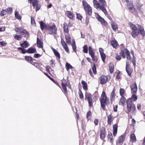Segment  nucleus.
<instances>
[{
	"label": "nucleus",
	"mask_w": 145,
	"mask_h": 145,
	"mask_svg": "<svg viewBox=\"0 0 145 145\" xmlns=\"http://www.w3.org/2000/svg\"><path fill=\"white\" fill-rule=\"evenodd\" d=\"M99 3L96 0H93V3L95 8L97 9H100L105 15L107 14L105 7L106 5V3L105 0H98Z\"/></svg>",
	"instance_id": "obj_1"
},
{
	"label": "nucleus",
	"mask_w": 145,
	"mask_h": 145,
	"mask_svg": "<svg viewBox=\"0 0 145 145\" xmlns=\"http://www.w3.org/2000/svg\"><path fill=\"white\" fill-rule=\"evenodd\" d=\"M127 110L128 112L131 111V109L133 111L136 110V108L135 105L132 103V101L131 99H129L127 101Z\"/></svg>",
	"instance_id": "obj_2"
},
{
	"label": "nucleus",
	"mask_w": 145,
	"mask_h": 145,
	"mask_svg": "<svg viewBox=\"0 0 145 145\" xmlns=\"http://www.w3.org/2000/svg\"><path fill=\"white\" fill-rule=\"evenodd\" d=\"M106 101L107 98L105 93L104 91H103L100 99V102L101 107L103 110H105V106L106 104Z\"/></svg>",
	"instance_id": "obj_3"
},
{
	"label": "nucleus",
	"mask_w": 145,
	"mask_h": 145,
	"mask_svg": "<svg viewBox=\"0 0 145 145\" xmlns=\"http://www.w3.org/2000/svg\"><path fill=\"white\" fill-rule=\"evenodd\" d=\"M83 5L86 13L89 15H91L92 14V8L85 1H82Z\"/></svg>",
	"instance_id": "obj_4"
},
{
	"label": "nucleus",
	"mask_w": 145,
	"mask_h": 145,
	"mask_svg": "<svg viewBox=\"0 0 145 145\" xmlns=\"http://www.w3.org/2000/svg\"><path fill=\"white\" fill-rule=\"evenodd\" d=\"M127 3V7L131 12H133L135 11L134 5L131 0H126Z\"/></svg>",
	"instance_id": "obj_5"
},
{
	"label": "nucleus",
	"mask_w": 145,
	"mask_h": 145,
	"mask_svg": "<svg viewBox=\"0 0 145 145\" xmlns=\"http://www.w3.org/2000/svg\"><path fill=\"white\" fill-rule=\"evenodd\" d=\"M110 78L109 76H102L100 78V84H104L110 80Z\"/></svg>",
	"instance_id": "obj_6"
},
{
	"label": "nucleus",
	"mask_w": 145,
	"mask_h": 145,
	"mask_svg": "<svg viewBox=\"0 0 145 145\" xmlns=\"http://www.w3.org/2000/svg\"><path fill=\"white\" fill-rule=\"evenodd\" d=\"M125 136V134L124 133L119 137L116 141L117 144H122L124 141Z\"/></svg>",
	"instance_id": "obj_7"
},
{
	"label": "nucleus",
	"mask_w": 145,
	"mask_h": 145,
	"mask_svg": "<svg viewBox=\"0 0 145 145\" xmlns=\"http://www.w3.org/2000/svg\"><path fill=\"white\" fill-rule=\"evenodd\" d=\"M131 92L133 93H136L137 89V85L136 83L135 82L134 84L131 86Z\"/></svg>",
	"instance_id": "obj_8"
},
{
	"label": "nucleus",
	"mask_w": 145,
	"mask_h": 145,
	"mask_svg": "<svg viewBox=\"0 0 145 145\" xmlns=\"http://www.w3.org/2000/svg\"><path fill=\"white\" fill-rule=\"evenodd\" d=\"M46 29H50L54 33L56 34V31L57 29L55 25H53L52 26H48L46 28Z\"/></svg>",
	"instance_id": "obj_9"
},
{
	"label": "nucleus",
	"mask_w": 145,
	"mask_h": 145,
	"mask_svg": "<svg viewBox=\"0 0 145 145\" xmlns=\"http://www.w3.org/2000/svg\"><path fill=\"white\" fill-rule=\"evenodd\" d=\"M61 44L65 49V50L67 52L69 51L67 46L65 42L64 41L63 39L61 38Z\"/></svg>",
	"instance_id": "obj_10"
},
{
	"label": "nucleus",
	"mask_w": 145,
	"mask_h": 145,
	"mask_svg": "<svg viewBox=\"0 0 145 145\" xmlns=\"http://www.w3.org/2000/svg\"><path fill=\"white\" fill-rule=\"evenodd\" d=\"M114 118L111 114H109L107 116V122L108 124L110 125L111 124L112 122L114 120Z\"/></svg>",
	"instance_id": "obj_11"
},
{
	"label": "nucleus",
	"mask_w": 145,
	"mask_h": 145,
	"mask_svg": "<svg viewBox=\"0 0 145 145\" xmlns=\"http://www.w3.org/2000/svg\"><path fill=\"white\" fill-rule=\"evenodd\" d=\"M139 34V31L137 29L133 31V32L131 33L132 35L134 38H135L136 36L138 35Z\"/></svg>",
	"instance_id": "obj_12"
},
{
	"label": "nucleus",
	"mask_w": 145,
	"mask_h": 145,
	"mask_svg": "<svg viewBox=\"0 0 145 145\" xmlns=\"http://www.w3.org/2000/svg\"><path fill=\"white\" fill-rule=\"evenodd\" d=\"M37 46L40 48H42L43 47V43L38 38H37Z\"/></svg>",
	"instance_id": "obj_13"
},
{
	"label": "nucleus",
	"mask_w": 145,
	"mask_h": 145,
	"mask_svg": "<svg viewBox=\"0 0 145 145\" xmlns=\"http://www.w3.org/2000/svg\"><path fill=\"white\" fill-rule=\"evenodd\" d=\"M128 61L126 62V70L128 75L130 76L131 74V71L129 70V64Z\"/></svg>",
	"instance_id": "obj_14"
},
{
	"label": "nucleus",
	"mask_w": 145,
	"mask_h": 145,
	"mask_svg": "<svg viewBox=\"0 0 145 145\" xmlns=\"http://www.w3.org/2000/svg\"><path fill=\"white\" fill-rule=\"evenodd\" d=\"M66 14L67 16L70 19H72L73 18L74 15L72 12L70 11H66Z\"/></svg>",
	"instance_id": "obj_15"
},
{
	"label": "nucleus",
	"mask_w": 145,
	"mask_h": 145,
	"mask_svg": "<svg viewBox=\"0 0 145 145\" xmlns=\"http://www.w3.org/2000/svg\"><path fill=\"white\" fill-rule=\"evenodd\" d=\"M117 125L116 124L114 125L113 126V135L114 137L117 134Z\"/></svg>",
	"instance_id": "obj_16"
},
{
	"label": "nucleus",
	"mask_w": 145,
	"mask_h": 145,
	"mask_svg": "<svg viewBox=\"0 0 145 145\" xmlns=\"http://www.w3.org/2000/svg\"><path fill=\"white\" fill-rule=\"evenodd\" d=\"M98 20L102 24L106 25L107 24V22L102 17L99 16L98 18Z\"/></svg>",
	"instance_id": "obj_17"
},
{
	"label": "nucleus",
	"mask_w": 145,
	"mask_h": 145,
	"mask_svg": "<svg viewBox=\"0 0 145 145\" xmlns=\"http://www.w3.org/2000/svg\"><path fill=\"white\" fill-rule=\"evenodd\" d=\"M125 100L126 99L124 97H121L119 101L120 105L123 106L124 104Z\"/></svg>",
	"instance_id": "obj_18"
},
{
	"label": "nucleus",
	"mask_w": 145,
	"mask_h": 145,
	"mask_svg": "<svg viewBox=\"0 0 145 145\" xmlns=\"http://www.w3.org/2000/svg\"><path fill=\"white\" fill-rule=\"evenodd\" d=\"M36 52V49L33 48H30L27 50V52L29 53H33Z\"/></svg>",
	"instance_id": "obj_19"
},
{
	"label": "nucleus",
	"mask_w": 145,
	"mask_h": 145,
	"mask_svg": "<svg viewBox=\"0 0 145 145\" xmlns=\"http://www.w3.org/2000/svg\"><path fill=\"white\" fill-rule=\"evenodd\" d=\"M65 38L67 43L68 44H71V42L70 36L69 35H66L65 36Z\"/></svg>",
	"instance_id": "obj_20"
},
{
	"label": "nucleus",
	"mask_w": 145,
	"mask_h": 145,
	"mask_svg": "<svg viewBox=\"0 0 145 145\" xmlns=\"http://www.w3.org/2000/svg\"><path fill=\"white\" fill-rule=\"evenodd\" d=\"M111 25L112 28L114 31H116L118 30L117 25L116 23L114 22H112Z\"/></svg>",
	"instance_id": "obj_21"
},
{
	"label": "nucleus",
	"mask_w": 145,
	"mask_h": 145,
	"mask_svg": "<svg viewBox=\"0 0 145 145\" xmlns=\"http://www.w3.org/2000/svg\"><path fill=\"white\" fill-rule=\"evenodd\" d=\"M51 49L52 50V51L54 52V53L55 55L57 57L59 58H60V55L59 53L55 49H54L52 47Z\"/></svg>",
	"instance_id": "obj_22"
},
{
	"label": "nucleus",
	"mask_w": 145,
	"mask_h": 145,
	"mask_svg": "<svg viewBox=\"0 0 145 145\" xmlns=\"http://www.w3.org/2000/svg\"><path fill=\"white\" fill-rule=\"evenodd\" d=\"M40 28L42 30H43L44 28L46 29V28L47 27L45 24L42 21L39 22Z\"/></svg>",
	"instance_id": "obj_23"
},
{
	"label": "nucleus",
	"mask_w": 145,
	"mask_h": 145,
	"mask_svg": "<svg viewBox=\"0 0 145 145\" xmlns=\"http://www.w3.org/2000/svg\"><path fill=\"white\" fill-rule=\"evenodd\" d=\"M63 30L64 32L67 34L68 33L69 31L68 26L67 24L65 23L63 24Z\"/></svg>",
	"instance_id": "obj_24"
},
{
	"label": "nucleus",
	"mask_w": 145,
	"mask_h": 145,
	"mask_svg": "<svg viewBox=\"0 0 145 145\" xmlns=\"http://www.w3.org/2000/svg\"><path fill=\"white\" fill-rule=\"evenodd\" d=\"M110 71V73H112L113 72L114 66L112 63H110L108 65Z\"/></svg>",
	"instance_id": "obj_25"
},
{
	"label": "nucleus",
	"mask_w": 145,
	"mask_h": 145,
	"mask_svg": "<svg viewBox=\"0 0 145 145\" xmlns=\"http://www.w3.org/2000/svg\"><path fill=\"white\" fill-rule=\"evenodd\" d=\"M115 90L114 89H113L110 94V100L111 102L115 98Z\"/></svg>",
	"instance_id": "obj_26"
},
{
	"label": "nucleus",
	"mask_w": 145,
	"mask_h": 145,
	"mask_svg": "<svg viewBox=\"0 0 145 145\" xmlns=\"http://www.w3.org/2000/svg\"><path fill=\"white\" fill-rule=\"evenodd\" d=\"M20 45L23 48H27L29 46V44L27 42V41H24L22 43L20 44Z\"/></svg>",
	"instance_id": "obj_27"
},
{
	"label": "nucleus",
	"mask_w": 145,
	"mask_h": 145,
	"mask_svg": "<svg viewBox=\"0 0 145 145\" xmlns=\"http://www.w3.org/2000/svg\"><path fill=\"white\" fill-rule=\"evenodd\" d=\"M105 132L104 130H101L100 131V138L102 140H103L105 138Z\"/></svg>",
	"instance_id": "obj_28"
},
{
	"label": "nucleus",
	"mask_w": 145,
	"mask_h": 145,
	"mask_svg": "<svg viewBox=\"0 0 145 145\" xmlns=\"http://www.w3.org/2000/svg\"><path fill=\"white\" fill-rule=\"evenodd\" d=\"M111 44L113 48H116L118 44L117 41L115 40H112L111 41Z\"/></svg>",
	"instance_id": "obj_29"
},
{
	"label": "nucleus",
	"mask_w": 145,
	"mask_h": 145,
	"mask_svg": "<svg viewBox=\"0 0 145 145\" xmlns=\"http://www.w3.org/2000/svg\"><path fill=\"white\" fill-rule=\"evenodd\" d=\"M66 70L68 71L70 69H72L73 67L70 64L68 63H66L65 64Z\"/></svg>",
	"instance_id": "obj_30"
},
{
	"label": "nucleus",
	"mask_w": 145,
	"mask_h": 145,
	"mask_svg": "<svg viewBox=\"0 0 145 145\" xmlns=\"http://www.w3.org/2000/svg\"><path fill=\"white\" fill-rule=\"evenodd\" d=\"M89 53L91 56L95 54V52L90 46L89 47Z\"/></svg>",
	"instance_id": "obj_31"
},
{
	"label": "nucleus",
	"mask_w": 145,
	"mask_h": 145,
	"mask_svg": "<svg viewBox=\"0 0 145 145\" xmlns=\"http://www.w3.org/2000/svg\"><path fill=\"white\" fill-rule=\"evenodd\" d=\"M81 83L82 85L83 88L85 90H86L88 89L87 85L86 83L84 81L82 80L81 82Z\"/></svg>",
	"instance_id": "obj_32"
},
{
	"label": "nucleus",
	"mask_w": 145,
	"mask_h": 145,
	"mask_svg": "<svg viewBox=\"0 0 145 145\" xmlns=\"http://www.w3.org/2000/svg\"><path fill=\"white\" fill-rule=\"evenodd\" d=\"M125 52L127 55V59L129 60L131 59V57L130 56V54L129 53V51L126 49L125 50Z\"/></svg>",
	"instance_id": "obj_33"
},
{
	"label": "nucleus",
	"mask_w": 145,
	"mask_h": 145,
	"mask_svg": "<svg viewBox=\"0 0 145 145\" xmlns=\"http://www.w3.org/2000/svg\"><path fill=\"white\" fill-rule=\"evenodd\" d=\"M66 85L67 84L65 83H61V85L62 88L64 90V92L65 93H67V88L66 87Z\"/></svg>",
	"instance_id": "obj_34"
},
{
	"label": "nucleus",
	"mask_w": 145,
	"mask_h": 145,
	"mask_svg": "<svg viewBox=\"0 0 145 145\" xmlns=\"http://www.w3.org/2000/svg\"><path fill=\"white\" fill-rule=\"evenodd\" d=\"M130 140L132 142H133L135 141L136 137L134 134L131 133L130 136Z\"/></svg>",
	"instance_id": "obj_35"
},
{
	"label": "nucleus",
	"mask_w": 145,
	"mask_h": 145,
	"mask_svg": "<svg viewBox=\"0 0 145 145\" xmlns=\"http://www.w3.org/2000/svg\"><path fill=\"white\" fill-rule=\"evenodd\" d=\"M129 99H131L132 101L133 100L134 101H135L137 100V97L135 93H133L131 97Z\"/></svg>",
	"instance_id": "obj_36"
},
{
	"label": "nucleus",
	"mask_w": 145,
	"mask_h": 145,
	"mask_svg": "<svg viewBox=\"0 0 145 145\" xmlns=\"http://www.w3.org/2000/svg\"><path fill=\"white\" fill-rule=\"evenodd\" d=\"M83 48L84 52L86 53H88V46L86 45H85L83 46Z\"/></svg>",
	"instance_id": "obj_37"
},
{
	"label": "nucleus",
	"mask_w": 145,
	"mask_h": 145,
	"mask_svg": "<svg viewBox=\"0 0 145 145\" xmlns=\"http://www.w3.org/2000/svg\"><path fill=\"white\" fill-rule=\"evenodd\" d=\"M120 93L121 97H124L125 91L123 89L120 88Z\"/></svg>",
	"instance_id": "obj_38"
},
{
	"label": "nucleus",
	"mask_w": 145,
	"mask_h": 145,
	"mask_svg": "<svg viewBox=\"0 0 145 145\" xmlns=\"http://www.w3.org/2000/svg\"><path fill=\"white\" fill-rule=\"evenodd\" d=\"M15 17L18 20H20L21 19V17L20 15L18 14L17 11H15Z\"/></svg>",
	"instance_id": "obj_39"
},
{
	"label": "nucleus",
	"mask_w": 145,
	"mask_h": 145,
	"mask_svg": "<svg viewBox=\"0 0 145 145\" xmlns=\"http://www.w3.org/2000/svg\"><path fill=\"white\" fill-rule=\"evenodd\" d=\"M72 46L74 52H76V47L74 41H73V42L72 44Z\"/></svg>",
	"instance_id": "obj_40"
},
{
	"label": "nucleus",
	"mask_w": 145,
	"mask_h": 145,
	"mask_svg": "<svg viewBox=\"0 0 145 145\" xmlns=\"http://www.w3.org/2000/svg\"><path fill=\"white\" fill-rule=\"evenodd\" d=\"M129 25L130 27L132 29L133 31L137 29L136 26L132 23H130L129 24Z\"/></svg>",
	"instance_id": "obj_41"
},
{
	"label": "nucleus",
	"mask_w": 145,
	"mask_h": 145,
	"mask_svg": "<svg viewBox=\"0 0 145 145\" xmlns=\"http://www.w3.org/2000/svg\"><path fill=\"white\" fill-rule=\"evenodd\" d=\"M102 60L104 63L105 62V59L106 56L105 54L104 53L100 54Z\"/></svg>",
	"instance_id": "obj_42"
},
{
	"label": "nucleus",
	"mask_w": 145,
	"mask_h": 145,
	"mask_svg": "<svg viewBox=\"0 0 145 145\" xmlns=\"http://www.w3.org/2000/svg\"><path fill=\"white\" fill-rule=\"evenodd\" d=\"M91 96L90 93L86 94L85 95V99H87L88 100L91 99Z\"/></svg>",
	"instance_id": "obj_43"
},
{
	"label": "nucleus",
	"mask_w": 145,
	"mask_h": 145,
	"mask_svg": "<svg viewBox=\"0 0 145 145\" xmlns=\"http://www.w3.org/2000/svg\"><path fill=\"white\" fill-rule=\"evenodd\" d=\"M14 38L16 40H20L22 39V37L21 35H16L14 36Z\"/></svg>",
	"instance_id": "obj_44"
},
{
	"label": "nucleus",
	"mask_w": 145,
	"mask_h": 145,
	"mask_svg": "<svg viewBox=\"0 0 145 145\" xmlns=\"http://www.w3.org/2000/svg\"><path fill=\"white\" fill-rule=\"evenodd\" d=\"M91 57L93 61L95 62H97V57L95 56V54L94 55L91 56Z\"/></svg>",
	"instance_id": "obj_45"
},
{
	"label": "nucleus",
	"mask_w": 145,
	"mask_h": 145,
	"mask_svg": "<svg viewBox=\"0 0 145 145\" xmlns=\"http://www.w3.org/2000/svg\"><path fill=\"white\" fill-rule=\"evenodd\" d=\"M25 59L29 61H31L32 59V58L31 56H26L25 57Z\"/></svg>",
	"instance_id": "obj_46"
},
{
	"label": "nucleus",
	"mask_w": 145,
	"mask_h": 145,
	"mask_svg": "<svg viewBox=\"0 0 145 145\" xmlns=\"http://www.w3.org/2000/svg\"><path fill=\"white\" fill-rule=\"evenodd\" d=\"M92 70L93 73L95 74H96L97 73V71L95 65H94V66L92 67Z\"/></svg>",
	"instance_id": "obj_47"
},
{
	"label": "nucleus",
	"mask_w": 145,
	"mask_h": 145,
	"mask_svg": "<svg viewBox=\"0 0 145 145\" xmlns=\"http://www.w3.org/2000/svg\"><path fill=\"white\" fill-rule=\"evenodd\" d=\"M31 23L33 25H35V22L33 17H31Z\"/></svg>",
	"instance_id": "obj_48"
},
{
	"label": "nucleus",
	"mask_w": 145,
	"mask_h": 145,
	"mask_svg": "<svg viewBox=\"0 0 145 145\" xmlns=\"http://www.w3.org/2000/svg\"><path fill=\"white\" fill-rule=\"evenodd\" d=\"M109 134H108V136H109V137H108V138L112 143H113V139L112 136L111 135L110 136L109 135Z\"/></svg>",
	"instance_id": "obj_49"
},
{
	"label": "nucleus",
	"mask_w": 145,
	"mask_h": 145,
	"mask_svg": "<svg viewBox=\"0 0 145 145\" xmlns=\"http://www.w3.org/2000/svg\"><path fill=\"white\" fill-rule=\"evenodd\" d=\"M88 102L89 105V107H91L92 105V99L88 100Z\"/></svg>",
	"instance_id": "obj_50"
},
{
	"label": "nucleus",
	"mask_w": 145,
	"mask_h": 145,
	"mask_svg": "<svg viewBox=\"0 0 145 145\" xmlns=\"http://www.w3.org/2000/svg\"><path fill=\"white\" fill-rule=\"evenodd\" d=\"M142 5H143L142 4H140L138 2H137L136 4V6L138 8H140L142 6Z\"/></svg>",
	"instance_id": "obj_51"
},
{
	"label": "nucleus",
	"mask_w": 145,
	"mask_h": 145,
	"mask_svg": "<svg viewBox=\"0 0 145 145\" xmlns=\"http://www.w3.org/2000/svg\"><path fill=\"white\" fill-rule=\"evenodd\" d=\"M7 11L5 10H3L1 13V16H3L6 14Z\"/></svg>",
	"instance_id": "obj_52"
},
{
	"label": "nucleus",
	"mask_w": 145,
	"mask_h": 145,
	"mask_svg": "<svg viewBox=\"0 0 145 145\" xmlns=\"http://www.w3.org/2000/svg\"><path fill=\"white\" fill-rule=\"evenodd\" d=\"M21 33H22L23 35H26L27 34V31L25 30H24L23 31H21Z\"/></svg>",
	"instance_id": "obj_53"
},
{
	"label": "nucleus",
	"mask_w": 145,
	"mask_h": 145,
	"mask_svg": "<svg viewBox=\"0 0 145 145\" xmlns=\"http://www.w3.org/2000/svg\"><path fill=\"white\" fill-rule=\"evenodd\" d=\"M76 18L77 19H78L79 20H81V19L82 18V16L80 14H76Z\"/></svg>",
	"instance_id": "obj_54"
},
{
	"label": "nucleus",
	"mask_w": 145,
	"mask_h": 145,
	"mask_svg": "<svg viewBox=\"0 0 145 145\" xmlns=\"http://www.w3.org/2000/svg\"><path fill=\"white\" fill-rule=\"evenodd\" d=\"M78 93L80 98L81 99L83 98V94L82 92L80 90H79V92Z\"/></svg>",
	"instance_id": "obj_55"
},
{
	"label": "nucleus",
	"mask_w": 145,
	"mask_h": 145,
	"mask_svg": "<svg viewBox=\"0 0 145 145\" xmlns=\"http://www.w3.org/2000/svg\"><path fill=\"white\" fill-rule=\"evenodd\" d=\"M50 69V66H47L46 67V71L48 72L49 73H50V72L49 69Z\"/></svg>",
	"instance_id": "obj_56"
},
{
	"label": "nucleus",
	"mask_w": 145,
	"mask_h": 145,
	"mask_svg": "<svg viewBox=\"0 0 145 145\" xmlns=\"http://www.w3.org/2000/svg\"><path fill=\"white\" fill-rule=\"evenodd\" d=\"M116 58L117 60L119 61L121 59V57L118 55H116Z\"/></svg>",
	"instance_id": "obj_57"
},
{
	"label": "nucleus",
	"mask_w": 145,
	"mask_h": 145,
	"mask_svg": "<svg viewBox=\"0 0 145 145\" xmlns=\"http://www.w3.org/2000/svg\"><path fill=\"white\" fill-rule=\"evenodd\" d=\"M41 55L38 54H34V57L35 58H37L40 57Z\"/></svg>",
	"instance_id": "obj_58"
},
{
	"label": "nucleus",
	"mask_w": 145,
	"mask_h": 145,
	"mask_svg": "<svg viewBox=\"0 0 145 145\" xmlns=\"http://www.w3.org/2000/svg\"><path fill=\"white\" fill-rule=\"evenodd\" d=\"M7 11L8 12H9L10 13L12 12V9L11 8L9 7V8H7Z\"/></svg>",
	"instance_id": "obj_59"
},
{
	"label": "nucleus",
	"mask_w": 145,
	"mask_h": 145,
	"mask_svg": "<svg viewBox=\"0 0 145 145\" xmlns=\"http://www.w3.org/2000/svg\"><path fill=\"white\" fill-rule=\"evenodd\" d=\"M40 8V6L38 4L37 5L36 8V11H37L39 10Z\"/></svg>",
	"instance_id": "obj_60"
},
{
	"label": "nucleus",
	"mask_w": 145,
	"mask_h": 145,
	"mask_svg": "<svg viewBox=\"0 0 145 145\" xmlns=\"http://www.w3.org/2000/svg\"><path fill=\"white\" fill-rule=\"evenodd\" d=\"M137 109L139 110H140L141 108V105L140 104H138L137 105Z\"/></svg>",
	"instance_id": "obj_61"
},
{
	"label": "nucleus",
	"mask_w": 145,
	"mask_h": 145,
	"mask_svg": "<svg viewBox=\"0 0 145 145\" xmlns=\"http://www.w3.org/2000/svg\"><path fill=\"white\" fill-rule=\"evenodd\" d=\"M5 28L4 27H3L0 28V31H5Z\"/></svg>",
	"instance_id": "obj_62"
},
{
	"label": "nucleus",
	"mask_w": 145,
	"mask_h": 145,
	"mask_svg": "<svg viewBox=\"0 0 145 145\" xmlns=\"http://www.w3.org/2000/svg\"><path fill=\"white\" fill-rule=\"evenodd\" d=\"M99 50L100 53V54L104 53V50L102 48H99Z\"/></svg>",
	"instance_id": "obj_63"
},
{
	"label": "nucleus",
	"mask_w": 145,
	"mask_h": 145,
	"mask_svg": "<svg viewBox=\"0 0 145 145\" xmlns=\"http://www.w3.org/2000/svg\"><path fill=\"white\" fill-rule=\"evenodd\" d=\"M138 29L140 31L144 30V29L141 27L140 25H138Z\"/></svg>",
	"instance_id": "obj_64"
}]
</instances>
